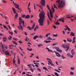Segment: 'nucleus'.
<instances>
[{
  "label": "nucleus",
  "instance_id": "obj_1",
  "mask_svg": "<svg viewBox=\"0 0 76 76\" xmlns=\"http://www.w3.org/2000/svg\"><path fill=\"white\" fill-rule=\"evenodd\" d=\"M39 16L40 18L38 20L39 25L40 26H42L43 25V22L44 21L45 14L44 12L42 11L39 14Z\"/></svg>",
  "mask_w": 76,
  "mask_h": 76
},
{
  "label": "nucleus",
  "instance_id": "obj_2",
  "mask_svg": "<svg viewBox=\"0 0 76 76\" xmlns=\"http://www.w3.org/2000/svg\"><path fill=\"white\" fill-rule=\"evenodd\" d=\"M56 3H58L59 5L58 8L59 9L63 7L64 4H65V1L63 0H57L56 1Z\"/></svg>",
  "mask_w": 76,
  "mask_h": 76
},
{
  "label": "nucleus",
  "instance_id": "obj_3",
  "mask_svg": "<svg viewBox=\"0 0 76 76\" xmlns=\"http://www.w3.org/2000/svg\"><path fill=\"white\" fill-rule=\"evenodd\" d=\"M70 45L68 44L66 45L65 44H63L62 45V48H66V51H67L69 50Z\"/></svg>",
  "mask_w": 76,
  "mask_h": 76
},
{
  "label": "nucleus",
  "instance_id": "obj_4",
  "mask_svg": "<svg viewBox=\"0 0 76 76\" xmlns=\"http://www.w3.org/2000/svg\"><path fill=\"white\" fill-rule=\"evenodd\" d=\"M19 24H21L22 23H23V27H25L26 26V24L25 23L24 21L22 20V19L20 17L19 18Z\"/></svg>",
  "mask_w": 76,
  "mask_h": 76
},
{
  "label": "nucleus",
  "instance_id": "obj_5",
  "mask_svg": "<svg viewBox=\"0 0 76 76\" xmlns=\"http://www.w3.org/2000/svg\"><path fill=\"white\" fill-rule=\"evenodd\" d=\"M12 9L14 14H15V19H18V14L17 12H16V9L12 7Z\"/></svg>",
  "mask_w": 76,
  "mask_h": 76
},
{
  "label": "nucleus",
  "instance_id": "obj_6",
  "mask_svg": "<svg viewBox=\"0 0 76 76\" xmlns=\"http://www.w3.org/2000/svg\"><path fill=\"white\" fill-rule=\"evenodd\" d=\"M14 5L15 6V8H16L18 9V10H20V12H21V9L19 8V5L16 4H14Z\"/></svg>",
  "mask_w": 76,
  "mask_h": 76
},
{
  "label": "nucleus",
  "instance_id": "obj_7",
  "mask_svg": "<svg viewBox=\"0 0 76 76\" xmlns=\"http://www.w3.org/2000/svg\"><path fill=\"white\" fill-rule=\"evenodd\" d=\"M40 3L42 6H44V7H45V0H41L40 1Z\"/></svg>",
  "mask_w": 76,
  "mask_h": 76
},
{
  "label": "nucleus",
  "instance_id": "obj_8",
  "mask_svg": "<svg viewBox=\"0 0 76 76\" xmlns=\"http://www.w3.org/2000/svg\"><path fill=\"white\" fill-rule=\"evenodd\" d=\"M17 27L20 30H21V31H23V27L22 26H21V24H20L19 26H18Z\"/></svg>",
  "mask_w": 76,
  "mask_h": 76
},
{
  "label": "nucleus",
  "instance_id": "obj_9",
  "mask_svg": "<svg viewBox=\"0 0 76 76\" xmlns=\"http://www.w3.org/2000/svg\"><path fill=\"white\" fill-rule=\"evenodd\" d=\"M65 27L66 28L65 29V31L68 30V31H71V29H70V28H69L67 26V25L65 26Z\"/></svg>",
  "mask_w": 76,
  "mask_h": 76
},
{
  "label": "nucleus",
  "instance_id": "obj_10",
  "mask_svg": "<svg viewBox=\"0 0 76 76\" xmlns=\"http://www.w3.org/2000/svg\"><path fill=\"white\" fill-rule=\"evenodd\" d=\"M55 53L56 56L58 57H61V55H60V54H59V53H58V52H55Z\"/></svg>",
  "mask_w": 76,
  "mask_h": 76
},
{
  "label": "nucleus",
  "instance_id": "obj_11",
  "mask_svg": "<svg viewBox=\"0 0 76 76\" xmlns=\"http://www.w3.org/2000/svg\"><path fill=\"white\" fill-rule=\"evenodd\" d=\"M31 4V3L29 2V4L28 5V7H27V9L29 10V13H31V10L30 9V8L29 7V6H30V5Z\"/></svg>",
  "mask_w": 76,
  "mask_h": 76
},
{
  "label": "nucleus",
  "instance_id": "obj_12",
  "mask_svg": "<svg viewBox=\"0 0 76 76\" xmlns=\"http://www.w3.org/2000/svg\"><path fill=\"white\" fill-rule=\"evenodd\" d=\"M5 54L6 55V56H10V55L9 53V52L7 50L5 51Z\"/></svg>",
  "mask_w": 76,
  "mask_h": 76
},
{
  "label": "nucleus",
  "instance_id": "obj_13",
  "mask_svg": "<svg viewBox=\"0 0 76 76\" xmlns=\"http://www.w3.org/2000/svg\"><path fill=\"white\" fill-rule=\"evenodd\" d=\"M70 16V15H66V17L67 18H68L69 19H70V18H72L73 17H74L75 16H72L71 17H69Z\"/></svg>",
  "mask_w": 76,
  "mask_h": 76
},
{
  "label": "nucleus",
  "instance_id": "obj_14",
  "mask_svg": "<svg viewBox=\"0 0 76 76\" xmlns=\"http://www.w3.org/2000/svg\"><path fill=\"white\" fill-rule=\"evenodd\" d=\"M67 42H70L72 41V39L70 38H67Z\"/></svg>",
  "mask_w": 76,
  "mask_h": 76
},
{
  "label": "nucleus",
  "instance_id": "obj_15",
  "mask_svg": "<svg viewBox=\"0 0 76 76\" xmlns=\"http://www.w3.org/2000/svg\"><path fill=\"white\" fill-rule=\"evenodd\" d=\"M50 18H53V13H52V12H51V11H50Z\"/></svg>",
  "mask_w": 76,
  "mask_h": 76
},
{
  "label": "nucleus",
  "instance_id": "obj_16",
  "mask_svg": "<svg viewBox=\"0 0 76 76\" xmlns=\"http://www.w3.org/2000/svg\"><path fill=\"white\" fill-rule=\"evenodd\" d=\"M70 35L71 37H75V34L73 32H71Z\"/></svg>",
  "mask_w": 76,
  "mask_h": 76
},
{
  "label": "nucleus",
  "instance_id": "obj_17",
  "mask_svg": "<svg viewBox=\"0 0 76 76\" xmlns=\"http://www.w3.org/2000/svg\"><path fill=\"white\" fill-rule=\"evenodd\" d=\"M2 52L4 53V52L5 51V49H4V46H3V45H2Z\"/></svg>",
  "mask_w": 76,
  "mask_h": 76
},
{
  "label": "nucleus",
  "instance_id": "obj_18",
  "mask_svg": "<svg viewBox=\"0 0 76 76\" xmlns=\"http://www.w3.org/2000/svg\"><path fill=\"white\" fill-rule=\"evenodd\" d=\"M47 15H48V17L49 19H50V21H51L52 20H51V18H50V15H49V13L48 12Z\"/></svg>",
  "mask_w": 76,
  "mask_h": 76
},
{
  "label": "nucleus",
  "instance_id": "obj_19",
  "mask_svg": "<svg viewBox=\"0 0 76 76\" xmlns=\"http://www.w3.org/2000/svg\"><path fill=\"white\" fill-rule=\"evenodd\" d=\"M46 49H47L48 52H49L50 53V52H53L52 50L49 49V48H46Z\"/></svg>",
  "mask_w": 76,
  "mask_h": 76
},
{
  "label": "nucleus",
  "instance_id": "obj_20",
  "mask_svg": "<svg viewBox=\"0 0 76 76\" xmlns=\"http://www.w3.org/2000/svg\"><path fill=\"white\" fill-rule=\"evenodd\" d=\"M47 7L48 8V9L49 10V11H51V9H50V7H49V5L48 4H47Z\"/></svg>",
  "mask_w": 76,
  "mask_h": 76
},
{
  "label": "nucleus",
  "instance_id": "obj_21",
  "mask_svg": "<svg viewBox=\"0 0 76 76\" xmlns=\"http://www.w3.org/2000/svg\"><path fill=\"white\" fill-rule=\"evenodd\" d=\"M39 37L38 36H35L33 37V39H36L37 38H38Z\"/></svg>",
  "mask_w": 76,
  "mask_h": 76
},
{
  "label": "nucleus",
  "instance_id": "obj_22",
  "mask_svg": "<svg viewBox=\"0 0 76 76\" xmlns=\"http://www.w3.org/2000/svg\"><path fill=\"white\" fill-rule=\"evenodd\" d=\"M56 51H58L59 53H62V50H60L59 49H57Z\"/></svg>",
  "mask_w": 76,
  "mask_h": 76
},
{
  "label": "nucleus",
  "instance_id": "obj_23",
  "mask_svg": "<svg viewBox=\"0 0 76 76\" xmlns=\"http://www.w3.org/2000/svg\"><path fill=\"white\" fill-rule=\"evenodd\" d=\"M75 39H76V37H73L72 43H75Z\"/></svg>",
  "mask_w": 76,
  "mask_h": 76
},
{
  "label": "nucleus",
  "instance_id": "obj_24",
  "mask_svg": "<svg viewBox=\"0 0 76 76\" xmlns=\"http://www.w3.org/2000/svg\"><path fill=\"white\" fill-rule=\"evenodd\" d=\"M44 42H45V43H48V42H51V41L50 40H49V41H48V40H45L44 41Z\"/></svg>",
  "mask_w": 76,
  "mask_h": 76
},
{
  "label": "nucleus",
  "instance_id": "obj_25",
  "mask_svg": "<svg viewBox=\"0 0 76 76\" xmlns=\"http://www.w3.org/2000/svg\"><path fill=\"white\" fill-rule=\"evenodd\" d=\"M27 28L29 30H30V31H32V28L31 27H29V26H28L27 27Z\"/></svg>",
  "mask_w": 76,
  "mask_h": 76
},
{
  "label": "nucleus",
  "instance_id": "obj_26",
  "mask_svg": "<svg viewBox=\"0 0 76 76\" xmlns=\"http://www.w3.org/2000/svg\"><path fill=\"white\" fill-rule=\"evenodd\" d=\"M38 29V26H37L34 29V31H37V29Z\"/></svg>",
  "mask_w": 76,
  "mask_h": 76
},
{
  "label": "nucleus",
  "instance_id": "obj_27",
  "mask_svg": "<svg viewBox=\"0 0 76 76\" xmlns=\"http://www.w3.org/2000/svg\"><path fill=\"white\" fill-rule=\"evenodd\" d=\"M46 59L48 60V62H49V63L50 62H51L52 61H51V59H50L47 58Z\"/></svg>",
  "mask_w": 76,
  "mask_h": 76
},
{
  "label": "nucleus",
  "instance_id": "obj_28",
  "mask_svg": "<svg viewBox=\"0 0 76 76\" xmlns=\"http://www.w3.org/2000/svg\"><path fill=\"white\" fill-rule=\"evenodd\" d=\"M73 51H74V49L72 50L71 51V53L72 55H74L75 54V53Z\"/></svg>",
  "mask_w": 76,
  "mask_h": 76
},
{
  "label": "nucleus",
  "instance_id": "obj_29",
  "mask_svg": "<svg viewBox=\"0 0 76 76\" xmlns=\"http://www.w3.org/2000/svg\"><path fill=\"white\" fill-rule=\"evenodd\" d=\"M18 64H20V59L19 58H18Z\"/></svg>",
  "mask_w": 76,
  "mask_h": 76
},
{
  "label": "nucleus",
  "instance_id": "obj_30",
  "mask_svg": "<svg viewBox=\"0 0 76 76\" xmlns=\"http://www.w3.org/2000/svg\"><path fill=\"white\" fill-rule=\"evenodd\" d=\"M42 46H43V45L41 44L37 45V46L38 47H42Z\"/></svg>",
  "mask_w": 76,
  "mask_h": 76
},
{
  "label": "nucleus",
  "instance_id": "obj_31",
  "mask_svg": "<svg viewBox=\"0 0 76 76\" xmlns=\"http://www.w3.org/2000/svg\"><path fill=\"white\" fill-rule=\"evenodd\" d=\"M49 63H50V64H51V66H53V67H54V64H53V63L52 62V61L51 62H49Z\"/></svg>",
  "mask_w": 76,
  "mask_h": 76
},
{
  "label": "nucleus",
  "instance_id": "obj_32",
  "mask_svg": "<svg viewBox=\"0 0 76 76\" xmlns=\"http://www.w3.org/2000/svg\"><path fill=\"white\" fill-rule=\"evenodd\" d=\"M9 48H10V49H12V50H13V47H12V45H9Z\"/></svg>",
  "mask_w": 76,
  "mask_h": 76
},
{
  "label": "nucleus",
  "instance_id": "obj_33",
  "mask_svg": "<svg viewBox=\"0 0 76 76\" xmlns=\"http://www.w3.org/2000/svg\"><path fill=\"white\" fill-rule=\"evenodd\" d=\"M30 17L29 15H27L26 16V19H29Z\"/></svg>",
  "mask_w": 76,
  "mask_h": 76
},
{
  "label": "nucleus",
  "instance_id": "obj_34",
  "mask_svg": "<svg viewBox=\"0 0 76 76\" xmlns=\"http://www.w3.org/2000/svg\"><path fill=\"white\" fill-rule=\"evenodd\" d=\"M12 42L13 43V44H15V45H18V44H17V43H16V42H15V41H12Z\"/></svg>",
  "mask_w": 76,
  "mask_h": 76
},
{
  "label": "nucleus",
  "instance_id": "obj_35",
  "mask_svg": "<svg viewBox=\"0 0 76 76\" xmlns=\"http://www.w3.org/2000/svg\"><path fill=\"white\" fill-rule=\"evenodd\" d=\"M55 75H56V76H59V75H58V73H57L55 72L54 73Z\"/></svg>",
  "mask_w": 76,
  "mask_h": 76
},
{
  "label": "nucleus",
  "instance_id": "obj_36",
  "mask_svg": "<svg viewBox=\"0 0 76 76\" xmlns=\"http://www.w3.org/2000/svg\"><path fill=\"white\" fill-rule=\"evenodd\" d=\"M6 37H4L3 38V40L4 41V42H6Z\"/></svg>",
  "mask_w": 76,
  "mask_h": 76
},
{
  "label": "nucleus",
  "instance_id": "obj_37",
  "mask_svg": "<svg viewBox=\"0 0 76 76\" xmlns=\"http://www.w3.org/2000/svg\"><path fill=\"white\" fill-rule=\"evenodd\" d=\"M70 69H71V70H75V68H74V67H71L70 68Z\"/></svg>",
  "mask_w": 76,
  "mask_h": 76
},
{
  "label": "nucleus",
  "instance_id": "obj_38",
  "mask_svg": "<svg viewBox=\"0 0 76 76\" xmlns=\"http://www.w3.org/2000/svg\"><path fill=\"white\" fill-rule=\"evenodd\" d=\"M35 26V23H34V24L33 25L32 27V29H34Z\"/></svg>",
  "mask_w": 76,
  "mask_h": 76
},
{
  "label": "nucleus",
  "instance_id": "obj_39",
  "mask_svg": "<svg viewBox=\"0 0 76 76\" xmlns=\"http://www.w3.org/2000/svg\"><path fill=\"white\" fill-rule=\"evenodd\" d=\"M50 35H51V34L48 33V34H46V37H48V36Z\"/></svg>",
  "mask_w": 76,
  "mask_h": 76
},
{
  "label": "nucleus",
  "instance_id": "obj_40",
  "mask_svg": "<svg viewBox=\"0 0 76 76\" xmlns=\"http://www.w3.org/2000/svg\"><path fill=\"white\" fill-rule=\"evenodd\" d=\"M27 50H28V51H32V49H29L28 48H27Z\"/></svg>",
  "mask_w": 76,
  "mask_h": 76
},
{
  "label": "nucleus",
  "instance_id": "obj_41",
  "mask_svg": "<svg viewBox=\"0 0 76 76\" xmlns=\"http://www.w3.org/2000/svg\"><path fill=\"white\" fill-rule=\"evenodd\" d=\"M61 57L63 59H64V58H66V57H64V56H63V55H62L61 56Z\"/></svg>",
  "mask_w": 76,
  "mask_h": 76
},
{
  "label": "nucleus",
  "instance_id": "obj_42",
  "mask_svg": "<svg viewBox=\"0 0 76 76\" xmlns=\"http://www.w3.org/2000/svg\"><path fill=\"white\" fill-rule=\"evenodd\" d=\"M70 73L71 75H75V74L73 72H70Z\"/></svg>",
  "mask_w": 76,
  "mask_h": 76
},
{
  "label": "nucleus",
  "instance_id": "obj_43",
  "mask_svg": "<svg viewBox=\"0 0 76 76\" xmlns=\"http://www.w3.org/2000/svg\"><path fill=\"white\" fill-rule=\"evenodd\" d=\"M29 70L31 71V72H32V73H33V72H34V69H32V68L30 69H29Z\"/></svg>",
  "mask_w": 76,
  "mask_h": 76
},
{
  "label": "nucleus",
  "instance_id": "obj_44",
  "mask_svg": "<svg viewBox=\"0 0 76 76\" xmlns=\"http://www.w3.org/2000/svg\"><path fill=\"white\" fill-rule=\"evenodd\" d=\"M55 24L56 25H60V23L58 22H56Z\"/></svg>",
  "mask_w": 76,
  "mask_h": 76
},
{
  "label": "nucleus",
  "instance_id": "obj_45",
  "mask_svg": "<svg viewBox=\"0 0 76 76\" xmlns=\"http://www.w3.org/2000/svg\"><path fill=\"white\" fill-rule=\"evenodd\" d=\"M50 39H52V38H51L50 37H49L47 39V40H50Z\"/></svg>",
  "mask_w": 76,
  "mask_h": 76
},
{
  "label": "nucleus",
  "instance_id": "obj_46",
  "mask_svg": "<svg viewBox=\"0 0 76 76\" xmlns=\"http://www.w3.org/2000/svg\"><path fill=\"white\" fill-rule=\"evenodd\" d=\"M37 70L38 71H39V72H41V69H39V68H37Z\"/></svg>",
  "mask_w": 76,
  "mask_h": 76
},
{
  "label": "nucleus",
  "instance_id": "obj_47",
  "mask_svg": "<svg viewBox=\"0 0 76 76\" xmlns=\"http://www.w3.org/2000/svg\"><path fill=\"white\" fill-rule=\"evenodd\" d=\"M15 63V56H14V58L13 59V63L14 64Z\"/></svg>",
  "mask_w": 76,
  "mask_h": 76
},
{
  "label": "nucleus",
  "instance_id": "obj_48",
  "mask_svg": "<svg viewBox=\"0 0 76 76\" xmlns=\"http://www.w3.org/2000/svg\"><path fill=\"white\" fill-rule=\"evenodd\" d=\"M62 19H64V18H60L59 20V21H61L62 20Z\"/></svg>",
  "mask_w": 76,
  "mask_h": 76
},
{
  "label": "nucleus",
  "instance_id": "obj_49",
  "mask_svg": "<svg viewBox=\"0 0 76 76\" xmlns=\"http://www.w3.org/2000/svg\"><path fill=\"white\" fill-rule=\"evenodd\" d=\"M53 6L55 8H56V9H58V8L57 7H56V5L54 4H53Z\"/></svg>",
  "mask_w": 76,
  "mask_h": 76
},
{
  "label": "nucleus",
  "instance_id": "obj_50",
  "mask_svg": "<svg viewBox=\"0 0 76 76\" xmlns=\"http://www.w3.org/2000/svg\"><path fill=\"white\" fill-rule=\"evenodd\" d=\"M43 69H44V70H46V71L48 70V69H47L46 68V67H43Z\"/></svg>",
  "mask_w": 76,
  "mask_h": 76
},
{
  "label": "nucleus",
  "instance_id": "obj_51",
  "mask_svg": "<svg viewBox=\"0 0 76 76\" xmlns=\"http://www.w3.org/2000/svg\"><path fill=\"white\" fill-rule=\"evenodd\" d=\"M34 56V53H32L31 54V56H30V57H32V56Z\"/></svg>",
  "mask_w": 76,
  "mask_h": 76
},
{
  "label": "nucleus",
  "instance_id": "obj_52",
  "mask_svg": "<svg viewBox=\"0 0 76 76\" xmlns=\"http://www.w3.org/2000/svg\"><path fill=\"white\" fill-rule=\"evenodd\" d=\"M38 6H39V7H40V8H41V9L42 10V6L38 5Z\"/></svg>",
  "mask_w": 76,
  "mask_h": 76
},
{
  "label": "nucleus",
  "instance_id": "obj_53",
  "mask_svg": "<svg viewBox=\"0 0 76 76\" xmlns=\"http://www.w3.org/2000/svg\"><path fill=\"white\" fill-rule=\"evenodd\" d=\"M3 26H4V28H5V29H7V27L6 26H5L4 25Z\"/></svg>",
  "mask_w": 76,
  "mask_h": 76
},
{
  "label": "nucleus",
  "instance_id": "obj_54",
  "mask_svg": "<svg viewBox=\"0 0 76 76\" xmlns=\"http://www.w3.org/2000/svg\"><path fill=\"white\" fill-rule=\"evenodd\" d=\"M52 12L53 13H54V12H55V10H54V9L53 8H52Z\"/></svg>",
  "mask_w": 76,
  "mask_h": 76
},
{
  "label": "nucleus",
  "instance_id": "obj_55",
  "mask_svg": "<svg viewBox=\"0 0 76 76\" xmlns=\"http://www.w3.org/2000/svg\"><path fill=\"white\" fill-rule=\"evenodd\" d=\"M53 36L54 37H57V36H58V35L57 34H53Z\"/></svg>",
  "mask_w": 76,
  "mask_h": 76
},
{
  "label": "nucleus",
  "instance_id": "obj_56",
  "mask_svg": "<svg viewBox=\"0 0 76 76\" xmlns=\"http://www.w3.org/2000/svg\"><path fill=\"white\" fill-rule=\"evenodd\" d=\"M8 26V27L9 28H10V30H11L12 29V28H10V25L8 26Z\"/></svg>",
  "mask_w": 76,
  "mask_h": 76
},
{
  "label": "nucleus",
  "instance_id": "obj_57",
  "mask_svg": "<svg viewBox=\"0 0 76 76\" xmlns=\"http://www.w3.org/2000/svg\"><path fill=\"white\" fill-rule=\"evenodd\" d=\"M67 56H68V57H70V53H68L67 54Z\"/></svg>",
  "mask_w": 76,
  "mask_h": 76
},
{
  "label": "nucleus",
  "instance_id": "obj_58",
  "mask_svg": "<svg viewBox=\"0 0 76 76\" xmlns=\"http://www.w3.org/2000/svg\"><path fill=\"white\" fill-rule=\"evenodd\" d=\"M14 32L16 33V34H18V31H16V30H15L14 31Z\"/></svg>",
  "mask_w": 76,
  "mask_h": 76
},
{
  "label": "nucleus",
  "instance_id": "obj_59",
  "mask_svg": "<svg viewBox=\"0 0 76 76\" xmlns=\"http://www.w3.org/2000/svg\"><path fill=\"white\" fill-rule=\"evenodd\" d=\"M9 32L10 34L12 35L13 34V32H10V31H9Z\"/></svg>",
  "mask_w": 76,
  "mask_h": 76
},
{
  "label": "nucleus",
  "instance_id": "obj_60",
  "mask_svg": "<svg viewBox=\"0 0 76 76\" xmlns=\"http://www.w3.org/2000/svg\"><path fill=\"white\" fill-rule=\"evenodd\" d=\"M39 37H40V38H43V37L41 35H40Z\"/></svg>",
  "mask_w": 76,
  "mask_h": 76
},
{
  "label": "nucleus",
  "instance_id": "obj_61",
  "mask_svg": "<svg viewBox=\"0 0 76 76\" xmlns=\"http://www.w3.org/2000/svg\"><path fill=\"white\" fill-rule=\"evenodd\" d=\"M53 27L54 28V29H56V26H53Z\"/></svg>",
  "mask_w": 76,
  "mask_h": 76
},
{
  "label": "nucleus",
  "instance_id": "obj_62",
  "mask_svg": "<svg viewBox=\"0 0 76 76\" xmlns=\"http://www.w3.org/2000/svg\"><path fill=\"white\" fill-rule=\"evenodd\" d=\"M4 47H5V48H6V49H7L8 48H7V46L5 45Z\"/></svg>",
  "mask_w": 76,
  "mask_h": 76
},
{
  "label": "nucleus",
  "instance_id": "obj_63",
  "mask_svg": "<svg viewBox=\"0 0 76 76\" xmlns=\"http://www.w3.org/2000/svg\"><path fill=\"white\" fill-rule=\"evenodd\" d=\"M62 33L64 34V35H65V31H63Z\"/></svg>",
  "mask_w": 76,
  "mask_h": 76
},
{
  "label": "nucleus",
  "instance_id": "obj_64",
  "mask_svg": "<svg viewBox=\"0 0 76 76\" xmlns=\"http://www.w3.org/2000/svg\"><path fill=\"white\" fill-rule=\"evenodd\" d=\"M2 2H3V3H6V1H4V0H3Z\"/></svg>",
  "mask_w": 76,
  "mask_h": 76
}]
</instances>
